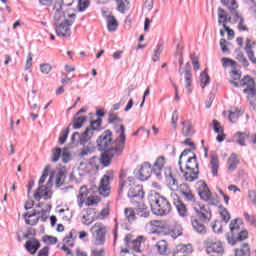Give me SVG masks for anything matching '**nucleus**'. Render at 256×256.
Masks as SVG:
<instances>
[{
    "mask_svg": "<svg viewBox=\"0 0 256 256\" xmlns=\"http://www.w3.org/2000/svg\"><path fill=\"white\" fill-rule=\"evenodd\" d=\"M115 133L118 135L113 140V132L105 130L96 140V147L101 151L100 163L104 167H109L114 157H121L125 151L127 143V135L125 134V126L120 124V127H114Z\"/></svg>",
    "mask_w": 256,
    "mask_h": 256,
    "instance_id": "1",
    "label": "nucleus"
},
{
    "mask_svg": "<svg viewBox=\"0 0 256 256\" xmlns=\"http://www.w3.org/2000/svg\"><path fill=\"white\" fill-rule=\"evenodd\" d=\"M213 218V212L210 207L205 205L194 208V214L190 217L192 228L198 235H207L205 223H209Z\"/></svg>",
    "mask_w": 256,
    "mask_h": 256,
    "instance_id": "2",
    "label": "nucleus"
},
{
    "mask_svg": "<svg viewBox=\"0 0 256 256\" xmlns=\"http://www.w3.org/2000/svg\"><path fill=\"white\" fill-rule=\"evenodd\" d=\"M151 211L158 217H165L171 213V202L161 194L154 192L148 196Z\"/></svg>",
    "mask_w": 256,
    "mask_h": 256,
    "instance_id": "3",
    "label": "nucleus"
},
{
    "mask_svg": "<svg viewBox=\"0 0 256 256\" xmlns=\"http://www.w3.org/2000/svg\"><path fill=\"white\" fill-rule=\"evenodd\" d=\"M230 231H231V238H228V243L230 245H235L241 241H245L247 237H249V232L247 230H243L239 225V219H234L230 223Z\"/></svg>",
    "mask_w": 256,
    "mask_h": 256,
    "instance_id": "4",
    "label": "nucleus"
},
{
    "mask_svg": "<svg viewBox=\"0 0 256 256\" xmlns=\"http://www.w3.org/2000/svg\"><path fill=\"white\" fill-rule=\"evenodd\" d=\"M185 181H197L199 179V162H197V155L193 154L186 161V172L184 173Z\"/></svg>",
    "mask_w": 256,
    "mask_h": 256,
    "instance_id": "5",
    "label": "nucleus"
},
{
    "mask_svg": "<svg viewBox=\"0 0 256 256\" xmlns=\"http://www.w3.org/2000/svg\"><path fill=\"white\" fill-rule=\"evenodd\" d=\"M204 249L207 255L210 256H223L225 254V247H223V242L217 238H207L204 240Z\"/></svg>",
    "mask_w": 256,
    "mask_h": 256,
    "instance_id": "6",
    "label": "nucleus"
},
{
    "mask_svg": "<svg viewBox=\"0 0 256 256\" xmlns=\"http://www.w3.org/2000/svg\"><path fill=\"white\" fill-rule=\"evenodd\" d=\"M76 17L77 15L75 13L68 14V18H65V20L62 23H55L54 25L56 35L58 37H64L66 39L67 37H71V26L73 25V23H75Z\"/></svg>",
    "mask_w": 256,
    "mask_h": 256,
    "instance_id": "7",
    "label": "nucleus"
},
{
    "mask_svg": "<svg viewBox=\"0 0 256 256\" xmlns=\"http://www.w3.org/2000/svg\"><path fill=\"white\" fill-rule=\"evenodd\" d=\"M196 188H197L200 199L208 203V206L206 207H211V205L212 206L217 205V200L215 199V196L211 194V190H209V186H207V183H205V181L201 180L197 182Z\"/></svg>",
    "mask_w": 256,
    "mask_h": 256,
    "instance_id": "8",
    "label": "nucleus"
},
{
    "mask_svg": "<svg viewBox=\"0 0 256 256\" xmlns=\"http://www.w3.org/2000/svg\"><path fill=\"white\" fill-rule=\"evenodd\" d=\"M101 125H103V119L98 118L96 120H92L90 125L82 133L81 142L87 143V141L95 135V131H101Z\"/></svg>",
    "mask_w": 256,
    "mask_h": 256,
    "instance_id": "9",
    "label": "nucleus"
},
{
    "mask_svg": "<svg viewBox=\"0 0 256 256\" xmlns=\"http://www.w3.org/2000/svg\"><path fill=\"white\" fill-rule=\"evenodd\" d=\"M91 232L95 235L96 245H103L105 243V235L107 234V228L103 223L97 222L92 228Z\"/></svg>",
    "mask_w": 256,
    "mask_h": 256,
    "instance_id": "10",
    "label": "nucleus"
},
{
    "mask_svg": "<svg viewBox=\"0 0 256 256\" xmlns=\"http://www.w3.org/2000/svg\"><path fill=\"white\" fill-rule=\"evenodd\" d=\"M126 187H130L128 197L131 199L132 203H137V201L139 202L143 199V197H145V191H143L142 185H135V183H133L130 186L127 185Z\"/></svg>",
    "mask_w": 256,
    "mask_h": 256,
    "instance_id": "11",
    "label": "nucleus"
},
{
    "mask_svg": "<svg viewBox=\"0 0 256 256\" xmlns=\"http://www.w3.org/2000/svg\"><path fill=\"white\" fill-rule=\"evenodd\" d=\"M228 21L229 20L227 19V13L225 12V10L221 7L218 8V25H222L223 29L228 34V39H233L235 37V32L233 31V29L227 26Z\"/></svg>",
    "mask_w": 256,
    "mask_h": 256,
    "instance_id": "12",
    "label": "nucleus"
},
{
    "mask_svg": "<svg viewBox=\"0 0 256 256\" xmlns=\"http://www.w3.org/2000/svg\"><path fill=\"white\" fill-rule=\"evenodd\" d=\"M151 175H153V167H151L149 162H144L140 169L136 171V176L140 181H147Z\"/></svg>",
    "mask_w": 256,
    "mask_h": 256,
    "instance_id": "13",
    "label": "nucleus"
},
{
    "mask_svg": "<svg viewBox=\"0 0 256 256\" xmlns=\"http://www.w3.org/2000/svg\"><path fill=\"white\" fill-rule=\"evenodd\" d=\"M221 3L224 4L229 9H232V19L234 23H239L241 19L243 18V15L239 14V12L235 9H237L239 6L237 5V2L235 0H221Z\"/></svg>",
    "mask_w": 256,
    "mask_h": 256,
    "instance_id": "14",
    "label": "nucleus"
},
{
    "mask_svg": "<svg viewBox=\"0 0 256 256\" xmlns=\"http://www.w3.org/2000/svg\"><path fill=\"white\" fill-rule=\"evenodd\" d=\"M135 183V178L128 177L127 178V171L121 170L120 172V182H119V188L118 193L119 195H123V188L127 187V185L131 186Z\"/></svg>",
    "mask_w": 256,
    "mask_h": 256,
    "instance_id": "15",
    "label": "nucleus"
},
{
    "mask_svg": "<svg viewBox=\"0 0 256 256\" xmlns=\"http://www.w3.org/2000/svg\"><path fill=\"white\" fill-rule=\"evenodd\" d=\"M240 84L242 87H247L243 90V93L248 95L249 93H255V80L249 76L246 75L240 80Z\"/></svg>",
    "mask_w": 256,
    "mask_h": 256,
    "instance_id": "16",
    "label": "nucleus"
},
{
    "mask_svg": "<svg viewBox=\"0 0 256 256\" xmlns=\"http://www.w3.org/2000/svg\"><path fill=\"white\" fill-rule=\"evenodd\" d=\"M184 79L187 93L188 95H191V93H193V88H191V84L193 83V74L191 73V64L189 62L186 63L184 68Z\"/></svg>",
    "mask_w": 256,
    "mask_h": 256,
    "instance_id": "17",
    "label": "nucleus"
},
{
    "mask_svg": "<svg viewBox=\"0 0 256 256\" xmlns=\"http://www.w3.org/2000/svg\"><path fill=\"white\" fill-rule=\"evenodd\" d=\"M190 253H193V246L191 244H180L173 249L172 256H187Z\"/></svg>",
    "mask_w": 256,
    "mask_h": 256,
    "instance_id": "18",
    "label": "nucleus"
},
{
    "mask_svg": "<svg viewBox=\"0 0 256 256\" xmlns=\"http://www.w3.org/2000/svg\"><path fill=\"white\" fill-rule=\"evenodd\" d=\"M109 176L104 175V177L100 181V186L98 188L99 195L102 197H107L111 191L109 188Z\"/></svg>",
    "mask_w": 256,
    "mask_h": 256,
    "instance_id": "19",
    "label": "nucleus"
},
{
    "mask_svg": "<svg viewBox=\"0 0 256 256\" xmlns=\"http://www.w3.org/2000/svg\"><path fill=\"white\" fill-rule=\"evenodd\" d=\"M55 13H54V21L55 23H59L61 19H69V14L66 15L65 12H63V5L61 2H56L54 5Z\"/></svg>",
    "mask_w": 256,
    "mask_h": 256,
    "instance_id": "20",
    "label": "nucleus"
},
{
    "mask_svg": "<svg viewBox=\"0 0 256 256\" xmlns=\"http://www.w3.org/2000/svg\"><path fill=\"white\" fill-rule=\"evenodd\" d=\"M174 207H176V210L180 217H187L189 215V210H187V206L183 201L179 199V196H176V199L173 201Z\"/></svg>",
    "mask_w": 256,
    "mask_h": 256,
    "instance_id": "21",
    "label": "nucleus"
},
{
    "mask_svg": "<svg viewBox=\"0 0 256 256\" xmlns=\"http://www.w3.org/2000/svg\"><path fill=\"white\" fill-rule=\"evenodd\" d=\"M135 209H136V215H138V217H142L144 219H147V217H149V215H151V212L149 211V208L143 202L136 201V208Z\"/></svg>",
    "mask_w": 256,
    "mask_h": 256,
    "instance_id": "22",
    "label": "nucleus"
},
{
    "mask_svg": "<svg viewBox=\"0 0 256 256\" xmlns=\"http://www.w3.org/2000/svg\"><path fill=\"white\" fill-rule=\"evenodd\" d=\"M40 247L41 243L37 239L27 240L25 243V248L31 255H35Z\"/></svg>",
    "mask_w": 256,
    "mask_h": 256,
    "instance_id": "23",
    "label": "nucleus"
},
{
    "mask_svg": "<svg viewBox=\"0 0 256 256\" xmlns=\"http://www.w3.org/2000/svg\"><path fill=\"white\" fill-rule=\"evenodd\" d=\"M165 167V157L160 156L156 159L153 167V173L156 175L158 179H161V171Z\"/></svg>",
    "mask_w": 256,
    "mask_h": 256,
    "instance_id": "24",
    "label": "nucleus"
},
{
    "mask_svg": "<svg viewBox=\"0 0 256 256\" xmlns=\"http://www.w3.org/2000/svg\"><path fill=\"white\" fill-rule=\"evenodd\" d=\"M181 125H182V135L184 137H192L195 131L193 130V124L191 123V120L182 121Z\"/></svg>",
    "mask_w": 256,
    "mask_h": 256,
    "instance_id": "25",
    "label": "nucleus"
},
{
    "mask_svg": "<svg viewBox=\"0 0 256 256\" xmlns=\"http://www.w3.org/2000/svg\"><path fill=\"white\" fill-rule=\"evenodd\" d=\"M105 19H106L108 31H110V33L117 31V27H119V22L117 21V18H115V16L110 14V15H106Z\"/></svg>",
    "mask_w": 256,
    "mask_h": 256,
    "instance_id": "26",
    "label": "nucleus"
},
{
    "mask_svg": "<svg viewBox=\"0 0 256 256\" xmlns=\"http://www.w3.org/2000/svg\"><path fill=\"white\" fill-rule=\"evenodd\" d=\"M237 165H239V158L237 157V154L232 153L230 157L228 158L227 162V169L230 173H233L235 169H237Z\"/></svg>",
    "mask_w": 256,
    "mask_h": 256,
    "instance_id": "27",
    "label": "nucleus"
},
{
    "mask_svg": "<svg viewBox=\"0 0 256 256\" xmlns=\"http://www.w3.org/2000/svg\"><path fill=\"white\" fill-rule=\"evenodd\" d=\"M210 169L213 177H217L219 171V158L216 154L210 156Z\"/></svg>",
    "mask_w": 256,
    "mask_h": 256,
    "instance_id": "28",
    "label": "nucleus"
},
{
    "mask_svg": "<svg viewBox=\"0 0 256 256\" xmlns=\"http://www.w3.org/2000/svg\"><path fill=\"white\" fill-rule=\"evenodd\" d=\"M165 177L170 187H176V189H179V182L173 176V172H171L170 168L165 170Z\"/></svg>",
    "mask_w": 256,
    "mask_h": 256,
    "instance_id": "29",
    "label": "nucleus"
},
{
    "mask_svg": "<svg viewBox=\"0 0 256 256\" xmlns=\"http://www.w3.org/2000/svg\"><path fill=\"white\" fill-rule=\"evenodd\" d=\"M87 121L86 116H79L77 114L74 115L72 123H73V129H81L83 127L84 123Z\"/></svg>",
    "mask_w": 256,
    "mask_h": 256,
    "instance_id": "30",
    "label": "nucleus"
},
{
    "mask_svg": "<svg viewBox=\"0 0 256 256\" xmlns=\"http://www.w3.org/2000/svg\"><path fill=\"white\" fill-rule=\"evenodd\" d=\"M236 59L241 63L242 67H248L249 66V60L245 57V54L241 51V48H236Z\"/></svg>",
    "mask_w": 256,
    "mask_h": 256,
    "instance_id": "31",
    "label": "nucleus"
},
{
    "mask_svg": "<svg viewBox=\"0 0 256 256\" xmlns=\"http://www.w3.org/2000/svg\"><path fill=\"white\" fill-rule=\"evenodd\" d=\"M235 256H251V249L249 244L244 243L241 248L235 250Z\"/></svg>",
    "mask_w": 256,
    "mask_h": 256,
    "instance_id": "32",
    "label": "nucleus"
},
{
    "mask_svg": "<svg viewBox=\"0 0 256 256\" xmlns=\"http://www.w3.org/2000/svg\"><path fill=\"white\" fill-rule=\"evenodd\" d=\"M93 213H95L94 209L89 208L86 212V215L82 216V223L83 225H91V223H93V221H95V218L91 215H93Z\"/></svg>",
    "mask_w": 256,
    "mask_h": 256,
    "instance_id": "33",
    "label": "nucleus"
},
{
    "mask_svg": "<svg viewBox=\"0 0 256 256\" xmlns=\"http://www.w3.org/2000/svg\"><path fill=\"white\" fill-rule=\"evenodd\" d=\"M108 123L109 125H115L117 129H119L121 126H117L118 123H123V119L119 118V116L115 113H110L108 115Z\"/></svg>",
    "mask_w": 256,
    "mask_h": 256,
    "instance_id": "34",
    "label": "nucleus"
},
{
    "mask_svg": "<svg viewBox=\"0 0 256 256\" xmlns=\"http://www.w3.org/2000/svg\"><path fill=\"white\" fill-rule=\"evenodd\" d=\"M141 243H143V236H138L137 239L131 242L130 249L136 251V253H141Z\"/></svg>",
    "mask_w": 256,
    "mask_h": 256,
    "instance_id": "35",
    "label": "nucleus"
},
{
    "mask_svg": "<svg viewBox=\"0 0 256 256\" xmlns=\"http://www.w3.org/2000/svg\"><path fill=\"white\" fill-rule=\"evenodd\" d=\"M235 137H236V143L238 145H241V147H245V139H247V137H249V135H247V133H244V132H237L235 134Z\"/></svg>",
    "mask_w": 256,
    "mask_h": 256,
    "instance_id": "36",
    "label": "nucleus"
},
{
    "mask_svg": "<svg viewBox=\"0 0 256 256\" xmlns=\"http://www.w3.org/2000/svg\"><path fill=\"white\" fill-rule=\"evenodd\" d=\"M65 171L63 170H58L56 174V187H62L65 183Z\"/></svg>",
    "mask_w": 256,
    "mask_h": 256,
    "instance_id": "37",
    "label": "nucleus"
},
{
    "mask_svg": "<svg viewBox=\"0 0 256 256\" xmlns=\"http://www.w3.org/2000/svg\"><path fill=\"white\" fill-rule=\"evenodd\" d=\"M176 54L179 55V58H178V63L180 65V68L178 70L179 72V75H183V50L181 48V45H177V51H176Z\"/></svg>",
    "mask_w": 256,
    "mask_h": 256,
    "instance_id": "38",
    "label": "nucleus"
},
{
    "mask_svg": "<svg viewBox=\"0 0 256 256\" xmlns=\"http://www.w3.org/2000/svg\"><path fill=\"white\" fill-rule=\"evenodd\" d=\"M124 215L126 219H128L129 223H133V221L137 219V216L135 215V210H133V208H126L124 211Z\"/></svg>",
    "mask_w": 256,
    "mask_h": 256,
    "instance_id": "39",
    "label": "nucleus"
},
{
    "mask_svg": "<svg viewBox=\"0 0 256 256\" xmlns=\"http://www.w3.org/2000/svg\"><path fill=\"white\" fill-rule=\"evenodd\" d=\"M158 253L160 255H167V241L161 240L156 244Z\"/></svg>",
    "mask_w": 256,
    "mask_h": 256,
    "instance_id": "40",
    "label": "nucleus"
},
{
    "mask_svg": "<svg viewBox=\"0 0 256 256\" xmlns=\"http://www.w3.org/2000/svg\"><path fill=\"white\" fill-rule=\"evenodd\" d=\"M36 215H40V217H47V210L42 209L41 211L34 210L32 213L28 212L24 215V217H28V219H33Z\"/></svg>",
    "mask_w": 256,
    "mask_h": 256,
    "instance_id": "41",
    "label": "nucleus"
},
{
    "mask_svg": "<svg viewBox=\"0 0 256 256\" xmlns=\"http://www.w3.org/2000/svg\"><path fill=\"white\" fill-rule=\"evenodd\" d=\"M222 65L223 67H232V69H237V62L231 58H222Z\"/></svg>",
    "mask_w": 256,
    "mask_h": 256,
    "instance_id": "42",
    "label": "nucleus"
},
{
    "mask_svg": "<svg viewBox=\"0 0 256 256\" xmlns=\"http://www.w3.org/2000/svg\"><path fill=\"white\" fill-rule=\"evenodd\" d=\"M47 189H49L47 186L40 184V186L34 193V199H36V201H41V194L45 193V191H47Z\"/></svg>",
    "mask_w": 256,
    "mask_h": 256,
    "instance_id": "43",
    "label": "nucleus"
},
{
    "mask_svg": "<svg viewBox=\"0 0 256 256\" xmlns=\"http://www.w3.org/2000/svg\"><path fill=\"white\" fill-rule=\"evenodd\" d=\"M200 82H201L200 85H201L202 89H204V87H207L210 82L209 74L206 72H202L200 74Z\"/></svg>",
    "mask_w": 256,
    "mask_h": 256,
    "instance_id": "44",
    "label": "nucleus"
},
{
    "mask_svg": "<svg viewBox=\"0 0 256 256\" xmlns=\"http://www.w3.org/2000/svg\"><path fill=\"white\" fill-rule=\"evenodd\" d=\"M117 3V10L120 13H125V9L127 7V5H129V1L127 0H116Z\"/></svg>",
    "mask_w": 256,
    "mask_h": 256,
    "instance_id": "45",
    "label": "nucleus"
},
{
    "mask_svg": "<svg viewBox=\"0 0 256 256\" xmlns=\"http://www.w3.org/2000/svg\"><path fill=\"white\" fill-rule=\"evenodd\" d=\"M51 170V166L47 165L45 166L42 176L39 179V185H43V183H45V180L47 179V177H49V171Z\"/></svg>",
    "mask_w": 256,
    "mask_h": 256,
    "instance_id": "46",
    "label": "nucleus"
},
{
    "mask_svg": "<svg viewBox=\"0 0 256 256\" xmlns=\"http://www.w3.org/2000/svg\"><path fill=\"white\" fill-rule=\"evenodd\" d=\"M69 131H70V128L69 126L64 129L62 131V133L60 134V137H59V144L60 145H64L65 141H67V138L69 137Z\"/></svg>",
    "mask_w": 256,
    "mask_h": 256,
    "instance_id": "47",
    "label": "nucleus"
},
{
    "mask_svg": "<svg viewBox=\"0 0 256 256\" xmlns=\"http://www.w3.org/2000/svg\"><path fill=\"white\" fill-rule=\"evenodd\" d=\"M247 99L251 105V107L256 111V90L253 93L247 94Z\"/></svg>",
    "mask_w": 256,
    "mask_h": 256,
    "instance_id": "48",
    "label": "nucleus"
},
{
    "mask_svg": "<svg viewBox=\"0 0 256 256\" xmlns=\"http://www.w3.org/2000/svg\"><path fill=\"white\" fill-rule=\"evenodd\" d=\"M77 137H78V143H80V145L85 146L87 142H81V137H83V134H80L79 132H74L71 136V143H77Z\"/></svg>",
    "mask_w": 256,
    "mask_h": 256,
    "instance_id": "49",
    "label": "nucleus"
},
{
    "mask_svg": "<svg viewBox=\"0 0 256 256\" xmlns=\"http://www.w3.org/2000/svg\"><path fill=\"white\" fill-rule=\"evenodd\" d=\"M241 114V111H239V109H236L235 111L231 110L229 113V121H231V123H235V119H239V115Z\"/></svg>",
    "mask_w": 256,
    "mask_h": 256,
    "instance_id": "50",
    "label": "nucleus"
},
{
    "mask_svg": "<svg viewBox=\"0 0 256 256\" xmlns=\"http://www.w3.org/2000/svg\"><path fill=\"white\" fill-rule=\"evenodd\" d=\"M61 148H56L53 150V157H52V163H57V161H59V159L61 158Z\"/></svg>",
    "mask_w": 256,
    "mask_h": 256,
    "instance_id": "51",
    "label": "nucleus"
},
{
    "mask_svg": "<svg viewBox=\"0 0 256 256\" xmlns=\"http://www.w3.org/2000/svg\"><path fill=\"white\" fill-rule=\"evenodd\" d=\"M52 69H53V67H51V65L48 63H44V64L40 65V71H41V73H44L45 75H49V73H51Z\"/></svg>",
    "mask_w": 256,
    "mask_h": 256,
    "instance_id": "52",
    "label": "nucleus"
},
{
    "mask_svg": "<svg viewBox=\"0 0 256 256\" xmlns=\"http://www.w3.org/2000/svg\"><path fill=\"white\" fill-rule=\"evenodd\" d=\"M87 195H89V190H87V186H82L80 188V192H79V195H78V199L80 201H83V199H85V197H87Z\"/></svg>",
    "mask_w": 256,
    "mask_h": 256,
    "instance_id": "53",
    "label": "nucleus"
},
{
    "mask_svg": "<svg viewBox=\"0 0 256 256\" xmlns=\"http://www.w3.org/2000/svg\"><path fill=\"white\" fill-rule=\"evenodd\" d=\"M220 215L222 217V220L224 223H229L231 219V214H229V211H227L225 208L220 212Z\"/></svg>",
    "mask_w": 256,
    "mask_h": 256,
    "instance_id": "54",
    "label": "nucleus"
},
{
    "mask_svg": "<svg viewBox=\"0 0 256 256\" xmlns=\"http://www.w3.org/2000/svg\"><path fill=\"white\" fill-rule=\"evenodd\" d=\"M89 7V0H79L78 2V10L83 12L85 9Z\"/></svg>",
    "mask_w": 256,
    "mask_h": 256,
    "instance_id": "55",
    "label": "nucleus"
},
{
    "mask_svg": "<svg viewBox=\"0 0 256 256\" xmlns=\"http://www.w3.org/2000/svg\"><path fill=\"white\" fill-rule=\"evenodd\" d=\"M182 197H184L185 201H188L189 203H195V195H193V192H186V194H182Z\"/></svg>",
    "mask_w": 256,
    "mask_h": 256,
    "instance_id": "56",
    "label": "nucleus"
},
{
    "mask_svg": "<svg viewBox=\"0 0 256 256\" xmlns=\"http://www.w3.org/2000/svg\"><path fill=\"white\" fill-rule=\"evenodd\" d=\"M179 120V114L177 110L172 113L171 125L174 129H177V121Z\"/></svg>",
    "mask_w": 256,
    "mask_h": 256,
    "instance_id": "57",
    "label": "nucleus"
},
{
    "mask_svg": "<svg viewBox=\"0 0 256 256\" xmlns=\"http://www.w3.org/2000/svg\"><path fill=\"white\" fill-rule=\"evenodd\" d=\"M161 44H158L157 45V49L156 50H154V56L152 57V60L154 61V62H157V61H159V57H161Z\"/></svg>",
    "mask_w": 256,
    "mask_h": 256,
    "instance_id": "58",
    "label": "nucleus"
},
{
    "mask_svg": "<svg viewBox=\"0 0 256 256\" xmlns=\"http://www.w3.org/2000/svg\"><path fill=\"white\" fill-rule=\"evenodd\" d=\"M214 233H222L223 227L219 225V221L215 220V222L211 225Z\"/></svg>",
    "mask_w": 256,
    "mask_h": 256,
    "instance_id": "59",
    "label": "nucleus"
},
{
    "mask_svg": "<svg viewBox=\"0 0 256 256\" xmlns=\"http://www.w3.org/2000/svg\"><path fill=\"white\" fill-rule=\"evenodd\" d=\"M230 77H232L234 81H239L241 80V73L235 68L230 72Z\"/></svg>",
    "mask_w": 256,
    "mask_h": 256,
    "instance_id": "60",
    "label": "nucleus"
},
{
    "mask_svg": "<svg viewBox=\"0 0 256 256\" xmlns=\"http://www.w3.org/2000/svg\"><path fill=\"white\" fill-rule=\"evenodd\" d=\"M43 241L45 243H49V245H56L57 243V237H53V236H44Z\"/></svg>",
    "mask_w": 256,
    "mask_h": 256,
    "instance_id": "61",
    "label": "nucleus"
},
{
    "mask_svg": "<svg viewBox=\"0 0 256 256\" xmlns=\"http://www.w3.org/2000/svg\"><path fill=\"white\" fill-rule=\"evenodd\" d=\"M213 129L215 133H223V128H221V124L217 120H213Z\"/></svg>",
    "mask_w": 256,
    "mask_h": 256,
    "instance_id": "62",
    "label": "nucleus"
},
{
    "mask_svg": "<svg viewBox=\"0 0 256 256\" xmlns=\"http://www.w3.org/2000/svg\"><path fill=\"white\" fill-rule=\"evenodd\" d=\"M190 191H191V188L189 187V184H180L181 195H185L186 193H189Z\"/></svg>",
    "mask_w": 256,
    "mask_h": 256,
    "instance_id": "63",
    "label": "nucleus"
},
{
    "mask_svg": "<svg viewBox=\"0 0 256 256\" xmlns=\"http://www.w3.org/2000/svg\"><path fill=\"white\" fill-rule=\"evenodd\" d=\"M38 256H49V246H45L38 252Z\"/></svg>",
    "mask_w": 256,
    "mask_h": 256,
    "instance_id": "64",
    "label": "nucleus"
}]
</instances>
